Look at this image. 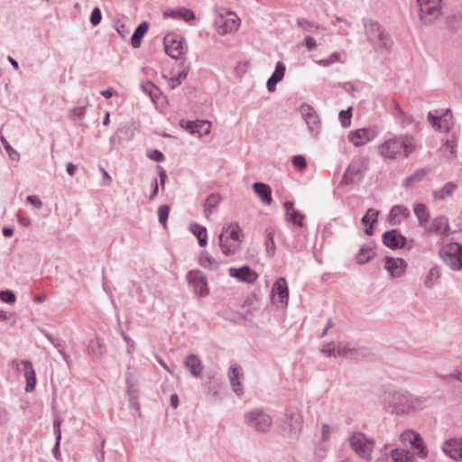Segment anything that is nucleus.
Listing matches in <instances>:
<instances>
[{
	"label": "nucleus",
	"instance_id": "28",
	"mask_svg": "<svg viewBox=\"0 0 462 462\" xmlns=\"http://www.w3.org/2000/svg\"><path fill=\"white\" fill-rule=\"evenodd\" d=\"M409 216L410 211L405 206L395 205L390 210L388 221L391 225L397 226L400 225Z\"/></svg>",
	"mask_w": 462,
	"mask_h": 462
},
{
	"label": "nucleus",
	"instance_id": "6",
	"mask_svg": "<svg viewBox=\"0 0 462 462\" xmlns=\"http://www.w3.org/2000/svg\"><path fill=\"white\" fill-rule=\"evenodd\" d=\"M214 15L215 28L219 35H226L238 30L240 20L232 12L216 9Z\"/></svg>",
	"mask_w": 462,
	"mask_h": 462
},
{
	"label": "nucleus",
	"instance_id": "49",
	"mask_svg": "<svg viewBox=\"0 0 462 462\" xmlns=\"http://www.w3.org/2000/svg\"><path fill=\"white\" fill-rule=\"evenodd\" d=\"M125 384H126V392L129 395L132 394L133 389L136 384V379L134 375V370L130 366L127 367L125 372Z\"/></svg>",
	"mask_w": 462,
	"mask_h": 462
},
{
	"label": "nucleus",
	"instance_id": "38",
	"mask_svg": "<svg viewBox=\"0 0 462 462\" xmlns=\"http://www.w3.org/2000/svg\"><path fill=\"white\" fill-rule=\"evenodd\" d=\"M457 185L453 182H447L441 189H435L432 192L434 200H445L453 195Z\"/></svg>",
	"mask_w": 462,
	"mask_h": 462
},
{
	"label": "nucleus",
	"instance_id": "27",
	"mask_svg": "<svg viewBox=\"0 0 462 462\" xmlns=\"http://www.w3.org/2000/svg\"><path fill=\"white\" fill-rule=\"evenodd\" d=\"M165 18H172L176 20H183L186 23H190L195 20V14L192 10L184 7L166 10L163 12Z\"/></svg>",
	"mask_w": 462,
	"mask_h": 462
},
{
	"label": "nucleus",
	"instance_id": "58",
	"mask_svg": "<svg viewBox=\"0 0 462 462\" xmlns=\"http://www.w3.org/2000/svg\"><path fill=\"white\" fill-rule=\"evenodd\" d=\"M102 13L98 7H95L90 15V23L93 26H97L101 23Z\"/></svg>",
	"mask_w": 462,
	"mask_h": 462
},
{
	"label": "nucleus",
	"instance_id": "37",
	"mask_svg": "<svg viewBox=\"0 0 462 462\" xmlns=\"http://www.w3.org/2000/svg\"><path fill=\"white\" fill-rule=\"evenodd\" d=\"M149 23L147 22L141 23L134 30L131 37V44L134 48H139L142 43L143 36L147 33Z\"/></svg>",
	"mask_w": 462,
	"mask_h": 462
},
{
	"label": "nucleus",
	"instance_id": "2",
	"mask_svg": "<svg viewBox=\"0 0 462 462\" xmlns=\"http://www.w3.org/2000/svg\"><path fill=\"white\" fill-rule=\"evenodd\" d=\"M365 33L369 43L377 51L390 52L393 42L386 30L375 20L363 19Z\"/></svg>",
	"mask_w": 462,
	"mask_h": 462
},
{
	"label": "nucleus",
	"instance_id": "64",
	"mask_svg": "<svg viewBox=\"0 0 462 462\" xmlns=\"http://www.w3.org/2000/svg\"><path fill=\"white\" fill-rule=\"evenodd\" d=\"M5 150L12 161L18 162L20 160V153L12 146H9Z\"/></svg>",
	"mask_w": 462,
	"mask_h": 462
},
{
	"label": "nucleus",
	"instance_id": "30",
	"mask_svg": "<svg viewBox=\"0 0 462 462\" xmlns=\"http://www.w3.org/2000/svg\"><path fill=\"white\" fill-rule=\"evenodd\" d=\"M184 365L192 376L198 378L201 375L203 366L200 358L197 355H188L184 360Z\"/></svg>",
	"mask_w": 462,
	"mask_h": 462
},
{
	"label": "nucleus",
	"instance_id": "35",
	"mask_svg": "<svg viewBox=\"0 0 462 462\" xmlns=\"http://www.w3.org/2000/svg\"><path fill=\"white\" fill-rule=\"evenodd\" d=\"M45 336L49 339V341L53 345V346L58 350V352L61 356L62 359L66 362V364L68 365H70V357L65 352V348H66L65 341L62 338L54 337L48 332H45Z\"/></svg>",
	"mask_w": 462,
	"mask_h": 462
},
{
	"label": "nucleus",
	"instance_id": "14",
	"mask_svg": "<svg viewBox=\"0 0 462 462\" xmlns=\"http://www.w3.org/2000/svg\"><path fill=\"white\" fill-rule=\"evenodd\" d=\"M400 439L403 445H410L419 457H427L428 449L419 433L413 430H405L402 433Z\"/></svg>",
	"mask_w": 462,
	"mask_h": 462
},
{
	"label": "nucleus",
	"instance_id": "52",
	"mask_svg": "<svg viewBox=\"0 0 462 462\" xmlns=\"http://www.w3.org/2000/svg\"><path fill=\"white\" fill-rule=\"evenodd\" d=\"M391 457L393 462H409L406 452L400 448H395L391 451Z\"/></svg>",
	"mask_w": 462,
	"mask_h": 462
},
{
	"label": "nucleus",
	"instance_id": "44",
	"mask_svg": "<svg viewBox=\"0 0 462 462\" xmlns=\"http://www.w3.org/2000/svg\"><path fill=\"white\" fill-rule=\"evenodd\" d=\"M401 151H403L404 156L407 158L416 150V143L412 137L408 135H400Z\"/></svg>",
	"mask_w": 462,
	"mask_h": 462
},
{
	"label": "nucleus",
	"instance_id": "55",
	"mask_svg": "<svg viewBox=\"0 0 462 462\" xmlns=\"http://www.w3.org/2000/svg\"><path fill=\"white\" fill-rule=\"evenodd\" d=\"M0 300L8 304L15 302L16 297L14 291L10 290H5L0 291Z\"/></svg>",
	"mask_w": 462,
	"mask_h": 462
},
{
	"label": "nucleus",
	"instance_id": "32",
	"mask_svg": "<svg viewBox=\"0 0 462 462\" xmlns=\"http://www.w3.org/2000/svg\"><path fill=\"white\" fill-rule=\"evenodd\" d=\"M80 106L72 107L69 110V117L74 121L79 122L81 121L87 112V106H89V99L88 97H85L79 100Z\"/></svg>",
	"mask_w": 462,
	"mask_h": 462
},
{
	"label": "nucleus",
	"instance_id": "46",
	"mask_svg": "<svg viewBox=\"0 0 462 462\" xmlns=\"http://www.w3.org/2000/svg\"><path fill=\"white\" fill-rule=\"evenodd\" d=\"M199 263L202 267L211 270H216L218 267V263L206 252L200 254Z\"/></svg>",
	"mask_w": 462,
	"mask_h": 462
},
{
	"label": "nucleus",
	"instance_id": "21",
	"mask_svg": "<svg viewBox=\"0 0 462 462\" xmlns=\"http://www.w3.org/2000/svg\"><path fill=\"white\" fill-rule=\"evenodd\" d=\"M228 379L230 382V385L234 393L238 396L241 397L244 395V388L242 385V379L244 377L243 372L241 371V368L237 365H232L229 367L228 370Z\"/></svg>",
	"mask_w": 462,
	"mask_h": 462
},
{
	"label": "nucleus",
	"instance_id": "41",
	"mask_svg": "<svg viewBox=\"0 0 462 462\" xmlns=\"http://www.w3.org/2000/svg\"><path fill=\"white\" fill-rule=\"evenodd\" d=\"M430 171V167H424V168L416 170L412 174L407 176L404 179L403 185L406 187H410L414 182L422 180Z\"/></svg>",
	"mask_w": 462,
	"mask_h": 462
},
{
	"label": "nucleus",
	"instance_id": "12",
	"mask_svg": "<svg viewBox=\"0 0 462 462\" xmlns=\"http://www.w3.org/2000/svg\"><path fill=\"white\" fill-rule=\"evenodd\" d=\"M367 171V166L363 162L356 161L348 165L345 171L340 185L357 184L363 180Z\"/></svg>",
	"mask_w": 462,
	"mask_h": 462
},
{
	"label": "nucleus",
	"instance_id": "9",
	"mask_svg": "<svg viewBox=\"0 0 462 462\" xmlns=\"http://www.w3.org/2000/svg\"><path fill=\"white\" fill-rule=\"evenodd\" d=\"M299 110L310 134L312 137H317L321 131V121L318 112L312 106L307 103L300 105Z\"/></svg>",
	"mask_w": 462,
	"mask_h": 462
},
{
	"label": "nucleus",
	"instance_id": "11",
	"mask_svg": "<svg viewBox=\"0 0 462 462\" xmlns=\"http://www.w3.org/2000/svg\"><path fill=\"white\" fill-rule=\"evenodd\" d=\"M184 37L178 33H167L163 38V48L166 54L173 60L180 59L184 54Z\"/></svg>",
	"mask_w": 462,
	"mask_h": 462
},
{
	"label": "nucleus",
	"instance_id": "45",
	"mask_svg": "<svg viewBox=\"0 0 462 462\" xmlns=\"http://www.w3.org/2000/svg\"><path fill=\"white\" fill-rule=\"evenodd\" d=\"M274 234L275 231L273 227H268L265 229V249L269 255L273 256L276 251V245L274 243Z\"/></svg>",
	"mask_w": 462,
	"mask_h": 462
},
{
	"label": "nucleus",
	"instance_id": "53",
	"mask_svg": "<svg viewBox=\"0 0 462 462\" xmlns=\"http://www.w3.org/2000/svg\"><path fill=\"white\" fill-rule=\"evenodd\" d=\"M170 207L168 205H162L158 208V218L159 222L166 226L167 220L169 217Z\"/></svg>",
	"mask_w": 462,
	"mask_h": 462
},
{
	"label": "nucleus",
	"instance_id": "50",
	"mask_svg": "<svg viewBox=\"0 0 462 462\" xmlns=\"http://www.w3.org/2000/svg\"><path fill=\"white\" fill-rule=\"evenodd\" d=\"M188 69H183L179 73L177 77H171L169 78L168 80V87L171 89L176 88L178 86H180L188 77Z\"/></svg>",
	"mask_w": 462,
	"mask_h": 462
},
{
	"label": "nucleus",
	"instance_id": "20",
	"mask_svg": "<svg viewBox=\"0 0 462 462\" xmlns=\"http://www.w3.org/2000/svg\"><path fill=\"white\" fill-rule=\"evenodd\" d=\"M180 125L189 134H199V135L208 134L211 129V123L208 120L184 121L181 120Z\"/></svg>",
	"mask_w": 462,
	"mask_h": 462
},
{
	"label": "nucleus",
	"instance_id": "56",
	"mask_svg": "<svg viewBox=\"0 0 462 462\" xmlns=\"http://www.w3.org/2000/svg\"><path fill=\"white\" fill-rule=\"evenodd\" d=\"M291 163L294 167L300 170L305 169L307 167L306 158L301 154L294 155L291 159Z\"/></svg>",
	"mask_w": 462,
	"mask_h": 462
},
{
	"label": "nucleus",
	"instance_id": "40",
	"mask_svg": "<svg viewBox=\"0 0 462 462\" xmlns=\"http://www.w3.org/2000/svg\"><path fill=\"white\" fill-rule=\"evenodd\" d=\"M221 201V198L218 194L212 193L210 194L205 200L204 203V214L206 217H209V216L216 210Z\"/></svg>",
	"mask_w": 462,
	"mask_h": 462
},
{
	"label": "nucleus",
	"instance_id": "34",
	"mask_svg": "<svg viewBox=\"0 0 462 462\" xmlns=\"http://www.w3.org/2000/svg\"><path fill=\"white\" fill-rule=\"evenodd\" d=\"M379 212L376 209L369 208L361 218V223L365 226V233L371 236L374 232V225L377 222Z\"/></svg>",
	"mask_w": 462,
	"mask_h": 462
},
{
	"label": "nucleus",
	"instance_id": "39",
	"mask_svg": "<svg viewBox=\"0 0 462 462\" xmlns=\"http://www.w3.org/2000/svg\"><path fill=\"white\" fill-rule=\"evenodd\" d=\"M190 232L198 238L199 245L204 247L208 243V231L207 228L197 223H192L189 226Z\"/></svg>",
	"mask_w": 462,
	"mask_h": 462
},
{
	"label": "nucleus",
	"instance_id": "26",
	"mask_svg": "<svg viewBox=\"0 0 462 462\" xmlns=\"http://www.w3.org/2000/svg\"><path fill=\"white\" fill-rule=\"evenodd\" d=\"M449 231L448 220L444 216H439L432 219L430 226L427 228L428 233H433L436 236L447 235Z\"/></svg>",
	"mask_w": 462,
	"mask_h": 462
},
{
	"label": "nucleus",
	"instance_id": "48",
	"mask_svg": "<svg viewBox=\"0 0 462 462\" xmlns=\"http://www.w3.org/2000/svg\"><path fill=\"white\" fill-rule=\"evenodd\" d=\"M316 62L320 66L329 67L336 62H343V60H341V53L334 51L328 58L319 60Z\"/></svg>",
	"mask_w": 462,
	"mask_h": 462
},
{
	"label": "nucleus",
	"instance_id": "61",
	"mask_svg": "<svg viewBox=\"0 0 462 462\" xmlns=\"http://www.w3.org/2000/svg\"><path fill=\"white\" fill-rule=\"evenodd\" d=\"M393 116L396 119L402 118L401 124L408 125L411 123L410 118L405 115V113L399 107L398 105L395 106V112H393Z\"/></svg>",
	"mask_w": 462,
	"mask_h": 462
},
{
	"label": "nucleus",
	"instance_id": "8",
	"mask_svg": "<svg viewBox=\"0 0 462 462\" xmlns=\"http://www.w3.org/2000/svg\"><path fill=\"white\" fill-rule=\"evenodd\" d=\"M350 447L356 455L366 461L372 459L374 442L361 432L353 433L349 438Z\"/></svg>",
	"mask_w": 462,
	"mask_h": 462
},
{
	"label": "nucleus",
	"instance_id": "54",
	"mask_svg": "<svg viewBox=\"0 0 462 462\" xmlns=\"http://www.w3.org/2000/svg\"><path fill=\"white\" fill-rule=\"evenodd\" d=\"M285 65L282 61H278L275 65L274 71L271 75L272 77L275 78L277 80L281 81L285 74Z\"/></svg>",
	"mask_w": 462,
	"mask_h": 462
},
{
	"label": "nucleus",
	"instance_id": "10",
	"mask_svg": "<svg viewBox=\"0 0 462 462\" xmlns=\"http://www.w3.org/2000/svg\"><path fill=\"white\" fill-rule=\"evenodd\" d=\"M441 2H415L411 9L419 12L420 19L424 24H430L441 14Z\"/></svg>",
	"mask_w": 462,
	"mask_h": 462
},
{
	"label": "nucleus",
	"instance_id": "59",
	"mask_svg": "<svg viewBox=\"0 0 462 462\" xmlns=\"http://www.w3.org/2000/svg\"><path fill=\"white\" fill-rule=\"evenodd\" d=\"M442 147L445 151H448L451 155H456L457 143L455 140H446Z\"/></svg>",
	"mask_w": 462,
	"mask_h": 462
},
{
	"label": "nucleus",
	"instance_id": "22",
	"mask_svg": "<svg viewBox=\"0 0 462 462\" xmlns=\"http://www.w3.org/2000/svg\"><path fill=\"white\" fill-rule=\"evenodd\" d=\"M384 268L393 278L402 277L407 268V263L402 258L386 257Z\"/></svg>",
	"mask_w": 462,
	"mask_h": 462
},
{
	"label": "nucleus",
	"instance_id": "7",
	"mask_svg": "<svg viewBox=\"0 0 462 462\" xmlns=\"http://www.w3.org/2000/svg\"><path fill=\"white\" fill-rule=\"evenodd\" d=\"M280 425L288 437L296 439L303 427L302 414L297 410L290 411L282 419Z\"/></svg>",
	"mask_w": 462,
	"mask_h": 462
},
{
	"label": "nucleus",
	"instance_id": "51",
	"mask_svg": "<svg viewBox=\"0 0 462 462\" xmlns=\"http://www.w3.org/2000/svg\"><path fill=\"white\" fill-rule=\"evenodd\" d=\"M341 125L344 128L348 127L351 125L352 117V107H348L346 110H341L338 115Z\"/></svg>",
	"mask_w": 462,
	"mask_h": 462
},
{
	"label": "nucleus",
	"instance_id": "33",
	"mask_svg": "<svg viewBox=\"0 0 462 462\" xmlns=\"http://www.w3.org/2000/svg\"><path fill=\"white\" fill-rule=\"evenodd\" d=\"M374 247L375 245L374 242L362 245L356 257V263L359 264L368 263L375 255Z\"/></svg>",
	"mask_w": 462,
	"mask_h": 462
},
{
	"label": "nucleus",
	"instance_id": "62",
	"mask_svg": "<svg viewBox=\"0 0 462 462\" xmlns=\"http://www.w3.org/2000/svg\"><path fill=\"white\" fill-rule=\"evenodd\" d=\"M61 421L58 419L53 420V433L55 435L56 441H61V430H60Z\"/></svg>",
	"mask_w": 462,
	"mask_h": 462
},
{
	"label": "nucleus",
	"instance_id": "24",
	"mask_svg": "<svg viewBox=\"0 0 462 462\" xmlns=\"http://www.w3.org/2000/svg\"><path fill=\"white\" fill-rule=\"evenodd\" d=\"M229 275L237 279L240 282L253 283L257 279V274L249 266L244 265L240 268H230Z\"/></svg>",
	"mask_w": 462,
	"mask_h": 462
},
{
	"label": "nucleus",
	"instance_id": "57",
	"mask_svg": "<svg viewBox=\"0 0 462 462\" xmlns=\"http://www.w3.org/2000/svg\"><path fill=\"white\" fill-rule=\"evenodd\" d=\"M321 352L328 357L337 356V346L334 343H328L321 348Z\"/></svg>",
	"mask_w": 462,
	"mask_h": 462
},
{
	"label": "nucleus",
	"instance_id": "43",
	"mask_svg": "<svg viewBox=\"0 0 462 462\" xmlns=\"http://www.w3.org/2000/svg\"><path fill=\"white\" fill-rule=\"evenodd\" d=\"M105 351V347L103 343L98 337H95L89 340L88 346V353L96 357H100L103 356Z\"/></svg>",
	"mask_w": 462,
	"mask_h": 462
},
{
	"label": "nucleus",
	"instance_id": "23",
	"mask_svg": "<svg viewBox=\"0 0 462 462\" xmlns=\"http://www.w3.org/2000/svg\"><path fill=\"white\" fill-rule=\"evenodd\" d=\"M442 450L454 460H462V439L446 440L442 445Z\"/></svg>",
	"mask_w": 462,
	"mask_h": 462
},
{
	"label": "nucleus",
	"instance_id": "47",
	"mask_svg": "<svg viewBox=\"0 0 462 462\" xmlns=\"http://www.w3.org/2000/svg\"><path fill=\"white\" fill-rule=\"evenodd\" d=\"M285 219L288 222H291L298 227H302L303 221H304V215L296 209L293 211H289V213H285Z\"/></svg>",
	"mask_w": 462,
	"mask_h": 462
},
{
	"label": "nucleus",
	"instance_id": "25",
	"mask_svg": "<svg viewBox=\"0 0 462 462\" xmlns=\"http://www.w3.org/2000/svg\"><path fill=\"white\" fill-rule=\"evenodd\" d=\"M273 298L278 297L279 301L282 304H288L289 300V289L285 278L280 277L275 281L272 289Z\"/></svg>",
	"mask_w": 462,
	"mask_h": 462
},
{
	"label": "nucleus",
	"instance_id": "19",
	"mask_svg": "<svg viewBox=\"0 0 462 462\" xmlns=\"http://www.w3.org/2000/svg\"><path fill=\"white\" fill-rule=\"evenodd\" d=\"M16 365L17 370L23 373V376L26 380L25 391L27 393L32 392L36 385V374L32 362L29 360H23Z\"/></svg>",
	"mask_w": 462,
	"mask_h": 462
},
{
	"label": "nucleus",
	"instance_id": "16",
	"mask_svg": "<svg viewBox=\"0 0 462 462\" xmlns=\"http://www.w3.org/2000/svg\"><path fill=\"white\" fill-rule=\"evenodd\" d=\"M427 118L432 127L441 133L448 132L454 125L450 109H447L443 115L438 116L433 115L432 112H429Z\"/></svg>",
	"mask_w": 462,
	"mask_h": 462
},
{
	"label": "nucleus",
	"instance_id": "18",
	"mask_svg": "<svg viewBox=\"0 0 462 462\" xmlns=\"http://www.w3.org/2000/svg\"><path fill=\"white\" fill-rule=\"evenodd\" d=\"M378 150L384 159H394L402 152L400 135L385 140L379 145Z\"/></svg>",
	"mask_w": 462,
	"mask_h": 462
},
{
	"label": "nucleus",
	"instance_id": "63",
	"mask_svg": "<svg viewBox=\"0 0 462 462\" xmlns=\"http://www.w3.org/2000/svg\"><path fill=\"white\" fill-rule=\"evenodd\" d=\"M142 88L144 93L149 95L152 99H153V97L155 96L154 92L156 91V87L152 82H146L142 86Z\"/></svg>",
	"mask_w": 462,
	"mask_h": 462
},
{
	"label": "nucleus",
	"instance_id": "1",
	"mask_svg": "<svg viewBox=\"0 0 462 462\" xmlns=\"http://www.w3.org/2000/svg\"><path fill=\"white\" fill-rule=\"evenodd\" d=\"M425 401L424 398L414 396L407 392L393 390L388 393L385 407L392 413L402 414L422 409Z\"/></svg>",
	"mask_w": 462,
	"mask_h": 462
},
{
	"label": "nucleus",
	"instance_id": "42",
	"mask_svg": "<svg viewBox=\"0 0 462 462\" xmlns=\"http://www.w3.org/2000/svg\"><path fill=\"white\" fill-rule=\"evenodd\" d=\"M357 349L352 346L349 343L339 342L337 345V356H345L347 358H356L357 356Z\"/></svg>",
	"mask_w": 462,
	"mask_h": 462
},
{
	"label": "nucleus",
	"instance_id": "15",
	"mask_svg": "<svg viewBox=\"0 0 462 462\" xmlns=\"http://www.w3.org/2000/svg\"><path fill=\"white\" fill-rule=\"evenodd\" d=\"M379 132L376 127L360 128L356 131H351L348 134V140L356 147H360L367 143L373 141Z\"/></svg>",
	"mask_w": 462,
	"mask_h": 462
},
{
	"label": "nucleus",
	"instance_id": "4",
	"mask_svg": "<svg viewBox=\"0 0 462 462\" xmlns=\"http://www.w3.org/2000/svg\"><path fill=\"white\" fill-rule=\"evenodd\" d=\"M244 423L257 433H267L273 426L272 416L263 408L255 407L243 414Z\"/></svg>",
	"mask_w": 462,
	"mask_h": 462
},
{
	"label": "nucleus",
	"instance_id": "36",
	"mask_svg": "<svg viewBox=\"0 0 462 462\" xmlns=\"http://www.w3.org/2000/svg\"><path fill=\"white\" fill-rule=\"evenodd\" d=\"M413 212L418 219V226L420 227L425 226L430 217L427 206L424 203H417L413 208Z\"/></svg>",
	"mask_w": 462,
	"mask_h": 462
},
{
	"label": "nucleus",
	"instance_id": "5",
	"mask_svg": "<svg viewBox=\"0 0 462 462\" xmlns=\"http://www.w3.org/2000/svg\"><path fill=\"white\" fill-rule=\"evenodd\" d=\"M439 256L452 271L462 270V245L457 242L443 245L439 250Z\"/></svg>",
	"mask_w": 462,
	"mask_h": 462
},
{
	"label": "nucleus",
	"instance_id": "3",
	"mask_svg": "<svg viewBox=\"0 0 462 462\" xmlns=\"http://www.w3.org/2000/svg\"><path fill=\"white\" fill-rule=\"evenodd\" d=\"M243 231L237 224L231 223L222 228L218 236L219 247L222 253L226 255H233L241 247Z\"/></svg>",
	"mask_w": 462,
	"mask_h": 462
},
{
	"label": "nucleus",
	"instance_id": "29",
	"mask_svg": "<svg viewBox=\"0 0 462 462\" xmlns=\"http://www.w3.org/2000/svg\"><path fill=\"white\" fill-rule=\"evenodd\" d=\"M440 277V267L438 264H433L422 278L423 285L426 289L431 290L436 285L439 284Z\"/></svg>",
	"mask_w": 462,
	"mask_h": 462
},
{
	"label": "nucleus",
	"instance_id": "31",
	"mask_svg": "<svg viewBox=\"0 0 462 462\" xmlns=\"http://www.w3.org/2000/svg\"><path fill=\"white\" fill-rule=\"evenodd\" d=\"M253 189L263 204L270 205L272 203V189L269 185L263 182H254Z\"/></svg>",
	"mask_w": 462,
	"mask_h": 462
},
{
	"label": "nucleus",
	"instance_id": "60",
	"mask_svg": "<svg viewBox=\"0 0 462 462\" xmlns=\"http://www.w3.org/2000/svg\"><path fill=\"white\" fill-rule=\"evenodd\" d=\"M147 157L150 160L157 162H163L165 159L164 154L160 150H157V149L148 152Z\"/></svg>",
	"mask_w": 462,
	"mask_h": 462
},
{
	"label": "nucleus",
	"instance_id": "17",
	"mask_svg": "<svg viewBox=\"0 0 462 462\" xmlns=\"http://www.w3.org/2000/svg\"><path fill=\"white\" fill-rule=\"evenodd\" d=\"M383 245L393 250L402 249L406 245V237L399 229L385 231L382 236Z\"/></svg>",
	"mask_w": 462,
	"mask_h": 462
},
{
	"label": "nucleus",
	"instance_id": "13",
	"mask_svg": "<svg viewBox=\"0 0 462 462\" xmlns=\"http://www.w3.org/2000/svg\"><path fill=\"white\" fill-rule=\"evenodd\" d=\"M186 279L197 296L203 298L209 294L208 279L201 271L191 270L188 272Z\"/></svg>",
	"mask_w": 462,
	"mask_h": 462
}]
</instances>
